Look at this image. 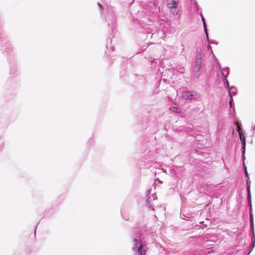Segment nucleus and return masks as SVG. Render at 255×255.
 Segmentation results:
<instances>
[{
  "label": "nucleus",
  "mask_w": 255,
  "mask_h": 255,
  "mask_svg": "<svg viewBox=\"0 0 255 255\" xmlns=\"http://www.w3.org/2000/svg\"><path fill=\"white\" fill-rule=\"evenodd\" d=\"M133 246L132 250L134 255H145V247L140 241L136 239H133Z\"/></svg>",
  "instance_id": "f257e3e1"
},
{
  "label": "nucleus",
  "mask_w": 255,
  "mask_h": 255,
  "mask_svg": "<svg viewBox=\"0 0 255 255\" xmlns=\"http://www.w3.org/2000/svg\"><path fill=\"white\" fill-rule=\"evenodd\" d=\"M182 97L185 100L196 99L199 98V94L195 92L185 91L181 95Z\"/></svg>",
  "instance_id": "f03ea898"
},
{
  "label": "nucleus",
  "mask_w": 255,
  "mask_h": 255,
  "mask_svg": "<svg viewBox=\"0 0 255 255\" xmlns=\"http://www.w3.org/2000/svg\"><path fill=\"white\" fill-rule=\"evenodd\" d=\"M178 1L179 0H169L167 3L168 8H177Z\"/></svg>",
  "instance_id": "7ed1b4c3"
},
{
  "label": "nucleus",
  "mask_w": 255,
  "mask_h": 255,
  "mask_svg": "<svg viewBox=\"0 0 255 255\" xmlns=\"http://www.w3.org/2000/svg\"><path fill=\"white\" fill-rule=\"evenodd\" d=\"M247 184H248V187H247V190H248V201L250 204V205H251V210H252V203H251V193L250 190V183L249 184V181H247Z\"/></svg>",
  "instance_id": "20e7f679"
},
{
  "label": "nucleus",
  "mask_w": 255,
  "mask_h": 255,
  "mask_svg": "<svg viewBox=\"0 0 255 255\" xmlns=\"http://www.w3.org/2000/svg\"><path fill=\"white\" fill-rule=\"evenodd\" d=\"M202 67V60L195 61L196 71L199 72Z\"/></svg>",
  "instance_id": "39448f33"
},
{
  "label": "nucleus",
  "mask_w": 255,
  "mask_h": 255,
  "mask_svg": "<svg viewBox=\"0 0 255 255\" xmlns=\"http://www.w3.org/2000/svg\"><path fill=\"white\" fill-rule=\"evenodd\" d=\"M202 50L201 49H198L196 51V60H202Z\"/></svg>",
  "instance_id": "423d86ee"
},
{
  "label": "nucleus",
  "mask_w": 255,
  "mask_h": 255,
  "mask_svg": "<svg viewBox=\"0 0 255 255\" xmlns=\"http://www.w3.org/2000/svg\"><path fill=\"white\" fill-rule=\"evenodd\" d=\"M246 138L245 137H244L243 139V146L242 147V156L243 159L245 158V154L246 152Z\"/></svg>",
  "instance_id": "0eeeda50"
},
{
  "label": "nucleus",
  "mask_w": 255,
  "mask_h": 255,
  "mask_svg": "<svg viewBox=\"0 0 255 255\" xmlns=\"http://www.w3.org/2000/svg\"><path fill=\"white\" fill-rule=\"evenodd\" d=\"M169 9L173 15L176 16L178 14L179 10L177 8H171Z\"/></svg>",
  "instance_id": "6e6552de"
},
{
  "label": "nucleus",
  "mask_w": 255,
  "mask_h": 255,
  "mask_svg": "<svg viewBox=\"0 0 255 255\" xmlns=\"http://www.w3.org/2000/svg\"><path fill=\"white\" fill-rule=\"evenodd\" d=\"M202 21H203V25H204V30L205 31V33H206L207 38V39H208L207 29L206 25V23H205V21L204 18L202 17Z\"/></svg>",
  "instance_id": "1a4fd4ad"
},
{
  "label": "nucleus",
  "mask_w": 255,
  "mask_h": 255,
  "mask_svg": "<svg viewBox=\"0 0 255 255\" xmlns=\"http://www.w3.org/2000/svg\"><path fill=\"white\" fill-rule=\"evenodd\" d=\"M251 207V205H250ZM250 222H251V225L253 228V230H254V223H253V214L252 213V209L251 210V208L250 209Z\"/></svg>",
  "instance_id": "9d476101"
},
{
  "label": "nucleus",
  "mask_w": 255,
  "mask_h": 255,
  "mask_svg": "<svg viewBox=\"0 0 255 255\" xmlns=\"http://www.w3.org/2000/svg\"><path fill=\"white\" fill-rule=\"evenodd\" d=\"M170 110L172 112H175V113H179V109L178 108L176 107H172L170 108Z\"/></svg>",
  "instance_id": "9b49d317"
},
{
  "label": "nucleus",
  "mask_w": 255,
  "mask_h": 255,
  "mask_svg": "<svg viewBox=\"0 0 255 255\" xmlns=\"http://www.w3.org/2000/svg\"><path fill=\"white\" fill-rule=\"evenodd\" d=\"M239 136L241 140L242 141V143H243V139L244 137H245L242 133L239 132Z\"/></svg>",
  "instance_id": "f8f14e48"
},
{
  "label": "nucleus",
  "mask_w": 255,
  "mask_h": 255,
  "mask_svg": "<svg viewBox=\"0 0 255 255\" xmlns=\"http://www.w3.org/2000/svg\"><path fill=\"white\" fill-rule=\"evenodd\" d=\"M222 75H223V76H224V77L225 78V81H226V82L227 86L228 87H229V83H228V82L227 80L226 79V76H225L224 72H222Z\"/></svg>",
  "instance_id": "ddd939ff"
},
{
  "label": "nucleus",
  "mask_w": 255,
  "mask_h": 255,
  "mask_svg": "<svg viewBox=\"0 0 255 255\" xmlns=\"http://www.w3.org/2000/svg\"><path fill=\"white\" fill-rule=\"evenodd\" d=\"M236 125H237V131L239 133L240 132V130H241V128H240V126L237 123H236Z\"/></svg>",
  "instance_id": "4468645a"
},
{
  "label": "nucleus",
  "mask_w": 255,
  "mask_h": 255,
  "mask_svg": "<svg viewBox=\"0 0 255 255\" xmlns=\"http://www.w3.org/2000/svg\"><path fill=\"white\" fill-rule=\"evenodd\" d=\"M209 49H211V52L212 53V54L213 55V57H214L215 60L217 61V58L215 57V55H214V53L213 52V51L211 49V46H209Z\"/></svg>",
  "instance_id": "2eb2a0df"
},
{
  "label": "nucleus",
  "mask_w": 255,
  "mask_h": 255,
  "mask_svg": "<svg viewBox=\"0 0 255 255\" xmlns=\"http://www.w3.org/2000/svg\"><path fill=\"white\" fill-rule=\"evenodd\" d=\"M98 4L99 6L101 9H102V8H103V6L102 5V4H101V3H98Z\"/></svg>",
  "instance_id": "dca6fc26"
},
{
  "label": "nucleus",
  "mask_w": 255,
  "mask_h": 255,
  "mask_svg": "<svg viewBox=\"0 0 255 255\" xmlns=\"http://www.w3.org/2000/svg\"><path fill=\"white\" fill-rule=\"evenodd\" d=\"M245 173L246 174V175L248 177V173L247 172V168L245 167Z\"/></svg>",
  "instance_id": "f3484780"
},
{
  "label": "nucleus",
  "mask_w": 255,
  "mask_h": 255,
  "mask_svg": "<svg viewBox=\"0 0 255 255\" xmlns=\"http://www.w3.org/2000/svg\"><path fill=\"white\" fill-rule=\"evenodd\" d=\"M224 70L227 71V74L229 73L228 68L224 69Z\"/></svg>",
  "instance_id": "a211bd4d"
},
{
  "label": "nucleus",
  "mask_w": 255,
  "mask_h": 255,
  "mask_svg": "<svg viewBox=\"0 0 255 255\" xmlns=\"http://www.w3.org/2000/svg\"><path fill=\"white\" fill-rule=\"evenodd\" d=\"M253 130H255V125L252 126Z\"/></svg>",
  "instance_id": "6ab92c4d"
},
{
  "label": "nucleus",
  "mask_w": 255,
  "mask_h": 255,
  "mask_svg": "<svg viewBox=\"0 0 255 255\" xmlns=\"http://www.w3.org/2000/svg\"><path fill=\"white\" fill-rule=\"evenodd\" d=\"M231 90H235V91H236V89L233 88V87H231Z\"/></svg>",
  "instance_id": "aec40b11"
},
{
  "label": "nucleus",
  "mask_w": 255,
  "mask_h": 255,
  "mask_svg": "<svg viewBox=\"0 0 255 255\" xmlns=\"http://www.w3.org/2000/svg\"><path fill=\"white\" fill-rule=\"evenodd\" d=\"M234 92H235V90H234L233 91H232V93H234Z\"/></svg>",
  "instance_id": "412c9836"
},
{
  "label": "nucleus",
  "mask_w": 255,
  "mask_h": 255,
  "mask_svg": "<svg viewBox=\"0 0 255 255\" xmlns=\"http://www.w3.org/2000/svg\"><path fill=\"white\" fill-rule=\"evenodd\" d=\"M234 92H235V90H234L233 91H232V93H234Z\"/></svg>",
  "instance_id": "4be33fe9"
},
{
  "label": "nucleus",
  "mask_w": 255,
  "mask_h": 255,
  "mask_svg": "<svg viewBox=\"0 0 255 255\" xmlns=\"http://www.w3.org/2000/svg\"><path fill=\"white\" fill-rule=\"evenodd\" d=\"M255 246V242H254L253 246Z\"/></svg>",
  "instance_id": "5701e85b"
}]
</instances>
